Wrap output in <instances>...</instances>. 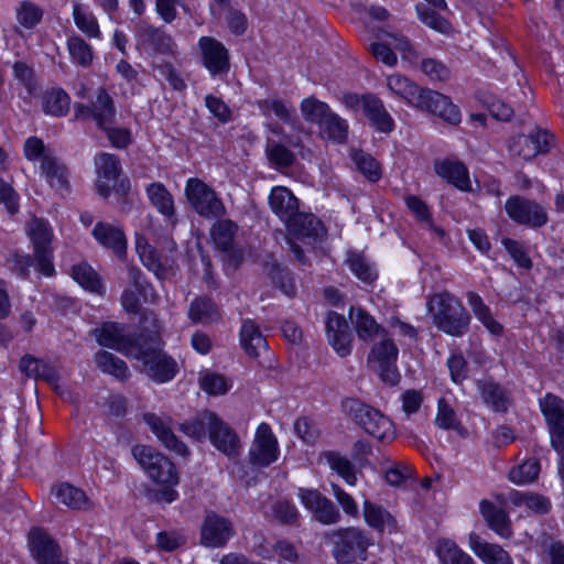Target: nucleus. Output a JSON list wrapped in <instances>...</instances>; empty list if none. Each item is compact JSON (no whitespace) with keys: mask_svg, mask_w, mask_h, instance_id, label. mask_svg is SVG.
I'll use <instances>...</instances> for the list:
<instances>
[{"mask_svg":"<svg viewBox=\"0 0 564 564\" xmlns=\"http://www.w3.org/2000/svg\"><path fill=\"white\" fill-rule=\"evenodd\" d=\"M420 101L419 109L429 111L451 124L460 122V112L447 96L425 89Z\"/></svg>","mask_w":564,"mask_h":564,"instance_id":"nucleus-20","label":"nucleus"},{"mask_svg":"<svg viewBox=\"0 0 564 564\" xmlns=\"http://www.w3.org/2000/svg\"><path fill=\"white\" fill-rule=\"evenodd\" d=\"M364 517L367 524L378 531H383L386 527L390 530L397 529L395 519L382 507L368 500L364 502Z\"/></svg>","mask_w":564,"mask_h":564,"instance_id":"nucleus-48","label":"nucleus"},{"mask_svg":"<svg viewBox=\"0 0 564 564\" xmlns=\"http://www.w3.org/2000/svg\"><path fill=\"white\" fill-rule=\"evenodd\" d=\"M551 435V445L557 452L564 451V400L553 393H546L539 401Z\"/></svg>","mask_w":564,"mask_h":564,"instance_id":"nucleus-11","label":"nucleus"},{"mask_svg":"<svg viewBox=\"0 0 564 564\" xmlns=\"http://www.w3.org/2000/svg\"><path fill=\"white\" fill-rule=\"evenodd\" d=\"M185 196L191 207L206 219H219L226 214V207L215 189L200 178L187 180Z\"/></svg>","mask_w":564,"mask_h":564,"instance_id":"nucleus-6","label":"nucleus"},{"mask_svg":"<svg viewBox=\"0 0 564 564\" xmlns=\"http://www.w3.org/2000/svg\"><path fill=\"white\" fill-rule=\"evenodd\" d=\"M319 135L335 143H344L348 137V123L332 110L321 122Z\"/></svg>","mask_w":564,"mask_h":564,"instance_id":"nucleus-41","label":"nucleus"},{"mask_svg":"<svg viewBox=\"0 0 564 564\" xmlns=\"http://www.w3.org/2000/svg\"><path fill=\"white\" fill-rule=\"evenodd\" d=\"M197 45L202 64L213 77H224L229 73V51L220 41L212 36H202Z\"/></svg>","mask_w":564,"mask_h":564,"instance_id":"nucleus-12","label":"nucleus"},{"mask_svg":"<svg viewBox=\"0 0 564 564\" xmlns=\"http://www.w3.org/2000/svg\"><path fill=\"white\" fill-rule=\"evenodd\" d=\"M539 471V462L535 459H528L520 466L510 470L509 479L517 485L532 482L538 478Z\"/></svg>","mask_w":564,"mask_h":564,"instance_id":"nucleus-59","label":"nucleus"},{"mask_svg":"<svg viewBox=\"0 0 564 564\" xmlns=\"http://www.w3.org/2000/svg\"><path fill=\"white\" fill-rule=\"evenodd\" d=\"M29 545L37 564H68L62 560V552L56 541L40 528L30 531Z\"/></svg>","mask_w":564,"mask_h":564,"instance_id":"nucleus-18","label":"nucleus"},{"mask_svg":"<svg viewBox=\"0 0 564 564\" xmlns=\"http://www.w3.org/2000/svg\"><path fill=\"white\" fill-rule=\"evenodd\" d=\"M148 334L141 326V333L135 336L127 332L123 324L106 322L99 328L94 329V335L99 345L115 349L128 357H133L142 343V334Z\"/></svg>","mask_w":564,"mask_h":564,"instance_id":"nucleus-8","label":"nucleus"},{"mask_svg":"<svg viewBox=\"0 0 564 564\" xmlns=\"http://www.w3.org/2000/svg\"><path fill=\"white\" fill-rule=\"evenodd\" d=\"M55 505H63L72 509H79L87 502L85 492L69 484H59L52 489Z\"/></svg>","mask_w":564,"mask_h":564,"instance_id":"nucleus-44","label":"nucleus"},{"mask_svg":"<svg viewBox=\"0 0 564 564\" xmlns=\"http://www.w3.org/2000/svg\"><path fill=\"white\" fill-rule=\"evenodd\" d=\"M435 549L442 564H476L474 558L452 540L440 539Z\"/></svg>","mask_w":564,"mask_h":564,"instance_id":"nucleus-43","label":"nucleus"},{"mask_svg":"<svg viewBox=\"0 0 564 564\" xmlns=\"http://www.w3.org/2000/svg\"><path fill=\"white\" fill-rule=\"evenodd\" d=\"M479 508L482 518L492 531L501 538H511V522L503 509L496 507L492 502L485 499L480 501Z\"/></svg>","mask_w":564,"mask_h":564,"instance_id":"nucleus-31","label":"nucleus"},{"mask_svg":"<svg viewBox=\"0 0 564 564\" xmlns=\"http://www.w3.org/2000/svg\"><path fill=\"white\" fill-rule=\"evenodd\" d=\"M148 334H142V343L132 358L141 362L140 371L155 382L171 381L177 373L176 361L162 348L161 325L152 311H144L140 321Z\"/></svg>","mask_w":564,"mask_h":564,"instance_id":"nucleus-1","label":"nucleus"},{"mask_svg":"<svg viewBox=\"0 0 564 564\" xmlns=\"http://www.w3.org/2000/svg\"><path fill=\"white\" fill-rule=\"evenodd\" d=\"M482 400L496 412H506L511 403L509 393L494 381H478Z\"/></svg>","mask_w":564,"mask_h":564,"instance_id":"nucleus-36","label":"nucleus"},{"mask_svg":"<svg viewBox=\"0 0 564 564\" xmlns=\"http://www.w3.org/2000/svg\"><path fill=\"white\" fill-rule=\"evenodd\" d=\"M398 354L399 349L394 343L383 338L372 347L368 357L369 362L376 364L375 369L380 379L390 386H397L401 378L395 366Z\"/></svg>","mask_w":564,"mask_h":564,"instance_id":"nucleus-10","label":"nucleus"},{"mask_svg":"<svg viewBox=\"0 0 564 564\" xmlns=\"http://www.w3.org/2000/svg\"><path fill=\"white\" fill-rule=\"evenodd\" d=\"M137 45L155 54H174L175 43L163 30L139 21L135 25Z\"/></svg>","mask_w":564,"mask_h":564,"instance_id":"nucleus-16","label":"nucleus"},{"mask_svg":"<svg viewBox=\"0 0 564 564\" xmlns=\"http://www.w3.org/2000/svg\"><path fill=\"white\" fill-rule=\"evenodd\" d=\"M325 538L332 543V554L338 564L365 561L367 550L372 544L370 533L356 527L333 530Z\"/></svg>","mask_w":564,"mask_h":564,"instance_id":"nucleus-4","label":"nucleus"},{"mask_svg":"<svg viewBox=\"0 0 564 564\" xmlns=\"http://www.w3.org/2000/svg\"><path fill=\"white\" fill-rule=\"evenodd\" d=\"M19 368L30 378L46 381L61 395H64V391L61 390V387L58 386L59 375L53 366L31 355H25L21 358Z\"/></svg>","mask_w":564,"mask_h":564,"instance_id":"nucleus-26","label":"nucleus"},{"mask_svg":"<svg viewBox=\"0 0 564 564\" xmlns=\"http://www.w3.org/2000/svg\"><path fill=\"white\" fill-rule=\"evenodd\" d=\"M427 310L435 326L447 335L460 337L469 329L471 316L458 297L448 291L434 294Z\"/></svg>","mask_w":564,"mask_h":564,"instance_id":"nucleus-2","label":"nucleus"},{"mask_svg":"<svg viewBox=\"0 0 564 564\" xmlns=\"http://www.w3.org/2000/svg\"><path fill=\"white\" fill-rule=\"evenodd\" d=\"M28 235L32 241L37 270L46 276L55 272L53 264V231L50 224L42 218H33L28 224Z\"/></svg>","mask_w":564,"mask_h":564,"instance_id":"nucleus-7","label":"nucleus"},{"mask_svg":"<svg viewBox=\"0 0 564 564\" xmlns=\"http://www.w3.org/2000/svg\"><path fill=\"white\" fill-rule=\"evenodd\" d=\"M12 68L14 78L25 87L29 94H33L37 88L33 68L24 62H15Z\"/></svg>","mask_w":564,"mask_h":564,"instance_id":"nucleus-64","label":"nucleus"},{"mask_svg":"<svg viewBox=\"0 0 564 564\" xmlns=\"http://www.w3.org/2000/svg\"><path fill=\"white\" fill-rule=\"evenodd\" d=\"M132 455L140 467L154 482L167 487L178 482L174 464L169 457L148 445H135Z\"/></svg>","mask_w":564,"mask_h":564,"instance_id":"nucleus-5","label":"nucleus"},{"mask_svg":"<svg viewBox=\"0 0 564 564\" xmlns=\"http://www.w3.org/2000/svg\"><path fill=\"white\" fill-rule=\"evenodd\" d=\"M326 335L329 345L340 357H347L352 348V334L346 318L336 313L328 312L325 321Z\"/></svg>","mask_w":564,"mask_h":564,"instance_id":"nucleus-17","label":"nucleus"},{"mask_svg":"<svg viewBox=\"0 0 564 564\" xmlns=\"http://www.w3.org/2000/svg\"><path fill=\"white\" fill-rule=\"evenodd\" d=\"M290 235L299 239L317 240L325 234L322 221L313 214L299 212L285 224Z\"/></svg>","mask_w":564,"mask_h":564,"instance_id":"nucleus-25","label":"nucleus"},{"mask_svg":"<svg viewBox=\"0 0 564 564\" xmlns=\"http://www.w3.org/2000/svg\"><path fill=\"white\" fill-rule=\"evenodd\" d=\"M346 262L351 272L362 282L370 283L375 280V272L360 254L349 252Z\"/></svg>","mask_w":564,"mask_h":564,"instance_id":"nucleus-61","label":"nucleus"},{"mask_svg":"<svg viewBox=\"0 0 564 564\" xmlns=\"http://www.w3.org/2000/svg\"><path fill=\"white\" fill-rule=\"evenodd\" d=\"M95 362L102 372L108 373L120 381H126L130 377V371L126 361L112 352L99 350L95 354Z\"/></svg>","mask_w":564,"mask_h":564,"instance_id":"nucleus-40","label":"nucleus"},{"mask_svg":"<svg viewBox=\"0 0 564 564\" xmlns=\"http://www.w3.org/2000/svg\"><path fill=\"white\" fill-rule=\"evenodd\" d=\"M469 546L485 564H513L506 550L498 544L484 541L476 533L469 534Z\"/></svg>","mask_w":564,"mask_h":564,"instance_id":"nucleus-29","label":"nucleus"},{"mask_svg":"<svg viewBox=\"0 0 564 564\" xmlns=\"http://www.w3.org/2000/svg\"><path fill=\"white\" fill-rule=\"evenodd\" d=\"M272 283L279 288L285 295L292 297L295 295V284L292 273L284 268L274 265L270 273Z\"/></svg>","mask_w":564,"mask_h":564,"instance_id":"nucleus-62","label":"nucleus"},{"mask_svg":"<svg viewBox=\"0 0 564 564\" xmlns=\"http://www.w3.org/2000/svg\"><path fill=\"white\" fill-rule=\"evenodd\" d=\"M205 106L219 122L227 123L231 120V110L220 97L212 94L207 95Z\"/></svg>","mask_w":564,"mask_h":564,"instance_id":"nucleus-63","label":"nucleus"},{"mask_svg":"<svg viewBox=\"0 0 564 564\" xmlns=\"http://www.w3.org/2000/svg\"><path fill=\"white\" fill-rule=\"evenodd\" d=\"M67 48L72 59L83 67L91 64L94 53L89 44H87L80 36H70L67 41Z\"/></svg>","mask_w":564,"mask_h":564,"instance_id":"nucleus-54","label":"nucleus"},{"mask_svg":"<svg viewBox=\"0 0 564 564\" xmlns=\"http://www.w3.org/2000/svg\"><path fill=\"white\" fill-rule=\"evenodd\" d=\"M434 170L438 176L458 189H471L468 170L462 162L452 160L435 161Z\"/></svg>","mask_w":564,"mask_h":564,"instance_id":"nucleus-30","label":"nucleus"},{"mask_svg":"<svg viewBox=\"0 0 564 564\" xmlns=\"http://www.w3.org/2000/svg\"><path fill=\"white\" fill-rule=\"evenodd\" d=\"M467 302L471 307L476 318L488 329L492 335H501L503 327L491 315L490 308L484 303L482 299L476 292L467 293Z\"/></svg>","mask_w":564,"mask_h":564,"instance_id":"nucleus-39","label":"nucleus"},{"mask_svg":"<svg viewBox=\"0 0 564 564\" xmlns=\"http://www.w3.org/2000/svg\"><path fill=\"white\" fill-rule=\"evenodd\" d=\"M416 12L420 21L423 22L429 28L444 34L449 33L452 29L451 23L446 19L441 17L438 13L430 9L427 6L417 4Z\"/></svg>","mask_w":564,"mask_h":564,"instance_id":"nucleus-57","label":"nucleus"},{"mask_svg":"<svg viewBox=\"0 0 564 564\" xmlns=\"http://www.w3.org/2000/svg\"><path fill=\"white\" fill-rule=\"evenodd\" d=\"M218 415L209 410L198 412L191 420L180 424V430L188 437L202 442L209 434Z\"/></svg>","mask_w":564,"mask_h":564,"instance_id":"nucleus-32","label":"nucleus"},{"mask_svg":"<svg viewBox=\"0 0 564 564\" xmlns=\"http://www.w3.org/2000/svg\"><path fill=\"white\" fill-rule=\"evenodd\" d=\"M301 111L303 118L310 122L315 123L318 127L321 122L325 119L327 113L330 111V108L327 104L319 101L314 97H308L302 100L301 102Z\"/></svg>","mask_w":564,"mask_h":564,"instance_id":"nucleus-51","label":"nucleus"},{"mask_svg":"<svg viewBox=\"0 0 564 564\" xmlns=\"http://www.w3.org/2000/svg\"><path fill=\"white\" fill-rule=\"evenodd\" d=\"M364 113L379 132L390 133L394 129L392 117L382 101L372 94L364 95Z\"/></svg>","mask_w":564,"mask_h":564,"instance_id":"nucleus-28","label":"nucleus"},{"mask_svg":"<svg viewBox=\"0 0 564 564\" xmlns=\"http://www.w3.org/2000/svg\"><path fill=\"white\" fill-rule=\"evenodd\" d=\"M505 209L512 221L529 228H541L549 221L545 207L524 196H510L506 200Z\"/></svg>","mask_w":564,"mask_h":564,"instance_id":"nucleus-9","label":"nucleus"},{"mask_svg":"<svg viewBox=\"0 0 564 564\" xmlns=\"http://www.w3.org/2000/svg\"><path fill=\"white\" fill-rule=\"evenodd\" d=\"M271 210L286 224L299 210V199L293 193L283 186H275L269 195Z\"/></svg>","mask_w":564,"mask_h":564,"instance_id":"nucleus-27","label":"nucleus"},{"mask_svg":"<svg viewBox=\"0 0 564 564\" xmlns=\"http://www.w3.org/2000/svg\"><path fill=\"white\" fill-rule=\"evenodd\" d=\"M41 170L53 188L57 191L68 188L67 169L55 156L44 154L42 158Z\"/></svg>","mask_w":564,"mask_h":564,"instance_id":"nucleus-38","label":"nucleus"},{"mask_svg":"<svg viewBox=\"0 0 564 564\" xmlns=\"http://www.w3.org/2000/svg\"><path fill=\"white\" fill-rule=\"evenodd\" d=\"M238 226L230 219H219L216 221L210 229V235L216 247L228 252L234 248V240Z\"/></svg>","mask_w":564,"mask_h":564,"instance_id":"nucleus-46","label":"nucleus"},{"mask_svg":"<svg viewBox=\"0 0 564 564\" xmlns=\"http://www.w3.org/2000/svg\"><path fill=\"white\" fill-rule=\"evenodd\" d=\"M387 85L391 93L416 108L421 102L420 100L422 99L423 91L425 90L399 74L389 76Z\"/></svg>","mask_w":564,"mask_h":564,"instance_id":"nucleus-34","label":"nucleus"},{"mask_svg":"<svg viewBox=\"0 0 564 564\" xmlns=\"http://www.w3.org/2000/svg\"><path fill=\"white\" fill-rule=\"evenodd\" d=\"M147 195L152 205L170 223L175 224V206L172 194L159 182L152 183L147 187Z\"/></svg>","mask_w":564,"mask_h":564,"instance_id":"nucleus-35","label":"nucleus"},{"mask_svg":"<svg viewBox=\"0 0 564 564\" xmlns=\"http://www.w3.org/2000/svg\"><path fill=\"white\" fill-rule=\"evenodd\" d=\"M351 159L357 170L369 181L377 182L381 177L380 166L370 154L354 150Z\"/></svg>","mask_w":564,"mask_h":564,"instance_id":"nucleus-52","label":"nucleus"},{"mask_svg":"<svg viewBox=\"0 0 564 564\" xmlns=\"http://www.w3.org/2000/svg\"><path fill=\"white\" fill-rule=\"evenodd\" d=\"M188 318L193 323H212L219 318L218 308L208 296L196 297L188 307Z\"/></svg>","mask_w":564,"mask_h":564,"instance_id":"nucleus-45","label":"nucleus"},{"mask_svg":"<svg viewBox=\"0 0 564 564\" xmlns=\"http://www.w3.org/2000/svg\"><path fill=\"white\" fill-rule=\"evenodd\" d=\"M91 234L102 247L112 250L119 259H124L127 238L120 226L99 221L95 225Z\"/></svg>","mask_w":564,"mask_h":564,"instance_id":"nucleus-22","label":"nucleus"},{"mask_svg":"<svg viewBox=\"0 0 564 564\" xmlns=\"http://www.w3.org/2000/svg\"><path fill=\"white\" fill-rule=\"evenodd\" d=\"M248 456L250 464L259 468L268 467L278 459V441L269 424L261 423L258 426Z\"/></svg>","mask_w":564,"mask_h":564,"instance_id":"nucleus-13","label":"nucleus"},{"mask_svg":"<svg viewBox=\"0 0 564 564\" xmlns=\"http://www.w3.org/2000/svg\"><path fill=\"white\" fill-rule=\"evenodd\" d=\"M143 420L166 448L174 451L181 456L188 455L187 446L173 433L170 422L164 421L154 413H145Z\"/></svg>","mask_w":564,"mask_h":564,"instance_id":"nucleus-24","label":"nucleus"},{"mask_svg":"<svg viewBox=\"0 0 564 564\" xmlns=\"http://www.w3.org/2000/svg\"><path fill=\"white\" fill-rule=\"evenodd\" d=\"M69 96L63 90H52L44 97V110L55 117L64 116L69 109Z\"/></svg>","mask_w":564,"mask_h":564,"instance_id":"nucleus-55","label":"nucleus"},{"mask_svg":"<svg viewBox=\"0 0 564 564\" xmlns=\"http://www.w3.org/2000/svg\"><path fill=\"white\" fill-rule=\"evenodd\" d=\"M343 412L367 434L380 442H391L395 430L391 420L381 411L365 403L358 398H346L341 401Z\"/></svg>","mask_w":564,"mask_h":564,"instance_id":"nucleus-3","label":"nucleus"},{"mask_svg":"<svg viewBox=\"0 0 564 564\" xmlns=\"http://www.w3.org/2000/svg\"><path fill=\"white\" fill-rule=\"evenodd\" d=\"M302 503L308 509L313 518L324 525L336 524L341 516L335 503L317 490L300 489Z\"/></svg>","mask_w":564,"mask_h":564,"instance_id":"nucleus-15","label":"nucleus"},{"mask_svg":"<svg viewBox=\"0 0 564 564\" xmlns=\"http://www.w3.org/2000/svg\"><path fill=\"white\" fill-rule=\"evenodd\" d=\"M265 153L269 161L276 167H290L295 160L294 154L283 144L268 141Z\"/></svg>","mask_w":564,"mask_h":564,"instance_id":"nucleus-58","label":"nucleus"},{"mask_svg":"<svg viewBox=\"0 0 564 564\" xmlns=\"http://www.w3.org/2000/svg\"><path fill=\"white\" fill-rule=\"evenodd\" d=\"M349 316L355 326L357 336L364 341L372 340V338L379 333L380 325L364 308L358 307L355 310L351 306L349 310Z\"/></svg>","mask_w":564,"mask_h":564,"instance_id":"nucleus-42","label":"nucleus"},{"mask_svg":"<svg viewBox=\"0 0 564 564\" xmlns=\"http://www.w3.org/2000/svg\"><path fill=\"white\" fill-rule=\"evenodd\" d=\"M43 9L34 2L24 0L15 8L17 21L23 28L31 30L43 19Z\"/></svg>","mask_w":564,"mask_h":564,"instance_id":"nucleus-50","label":"nucleus"},{"mask_svg":"<svg viewBox=\"0 0 564 564\" xmlns=\"http://www.w3.org/2000/svg\"><path fill=\"white\" fill-rule=\"evenodd\" d=\"M552 135L545 130H536L530 134H519L510 139L508 149L512 156L523 160H531L539 154H544L550 150Z\"/></svg>","mask_w":564,"mask_h":564,"instance_id":"nucleus-14","label":"nucleus"},{"mask_svg":"<svg viewBox=\"0 0 564 564\" xmlns=\"http://www.w3.org/2000/svg\"><path fill=\"white\" fill-rule=\"evenodd\" d=\"M234 534L232 523L228 519L210 512L202 525L200 542L208 547H221Z\"/></svg>","mask_w":564,"mask_h":564,"instance_id":"nucleus-19","label":"nucleus"},{"mask_svg":"<svg viewBox=\"0 0 564 564\" xmlns=\"http://www.w3.org/2000/svg\"><path fill=\"white\" fill-rule=\"evenodd\" d=\"M93 119L100 129L106 124H111L116 117V107L111 96L107 90L100 87L97 90L95 101L91 102Z\"/></svg>","mask_w":564,"mask_h":564,"instance_id":"nucleus-37","label":"nucleus"},{"mask_svg":"<svg viewBox=\"0 0 564 564\" xmlns=\"http://www.w3.org/2000/svg\"><path fill=\"white\" fill-rule=\"evenodd\" d=\"M74 280L84 289L102 294L104 285L98 273L87 263H79L72 269Z\"/></svg>","mask_w":564,"mask_h":564,"instance_id":"nucleus-49","label":"nucleus"},{"mask_svg":"<svg viewBox=\"0 0 564 564\" xmlns=\"http://www.w3.org/2000/svg\"><path fill=\"white\" fill-rule=\"evenodd\" d=\"M329 468L340 476L348 485L354 486L357 481L352 463L344 455L335 451H326L321 454Z\"/></svg>","mask_w":564,"mask_h":564,"instance_id":"nucleus-47","label":"nucleus"},{"mask_svg":"<svg viewBox=\"0 0 564 564\" xmlns=\"http://www.w3.org/2000/svg\"><path fill=\"white\" fill-rule=\"evenodd\" d=\"M240 341L246 352L253 358L268 352V343L265 337L259 330L257 324L250 319L242 324L240 330Z\"/></svg>","mask_w":564,"mask_h":564,"instance_id":"nucleus-33","label":"nucleus"},{"mask_svg":"<svg viewBox=\"0 0 564 564\" xmlns=\"http://www.w3.org/2000/svg\"><path fill=\"white\" fill-rule=\"evenodd\" d=\"M129 279L145 303H155L158 301V294L153 286L143 279L141 270L137 267H130L128 270Z\"/></svg>","mask_w":564,"mask_h":564,"instance_id":"nucleus-60","label":"nucleus"},{"mask_svg":"<svg viewBox=\"0 0 564 564\" xmlns=\"http://www.w3.org/2000/svg\"><path fill=\"white\" fill-rule=\"evenodd\" d=\"M73 18L76 26L88 37H99L100 29L97 19L93 13H86L80 9L79 3L73 7Z\"/></svg>","mask_w":564,"mask_h":564,"instance_id":"nucleus-56","label":"nucleus"},{"mask_svg":"<svg viewBox=\"0 0 564 564\" xmlns=\"http://www.w3.org/2000/svg\"><path fill=\"white\" fill-rule=\"evenodd\" d=\"M210 443L230 459L240 455L241 442L237 432L219 416L208 435Z\"/></svg>","mask_w":564,"mask_h":564,"instance_id":"nucleus-21","label":"nucleus"},{"mask_svg":"<svg viewBox=\"0 0 564 564\" xmlns=\"http://www.w3.org/2000/svg\"><path fill=\"white\" fill-rule=\"evenodd\" d=\"M140 259L142 263L152 271L158 279L163 280L167 275V265L161 260L158 251L151 246H138Z\"/></svg>","mask_w":564,"mask_h":564,"instance_id":"nucleus-53","label":"nucleus"},{"mask_svg":"<svg viewBox=\"0 0 564 564\" xmlns=\"http://www.w3.org/2000/svg\"><path fill=\"white\" fill-rule=\"evenodd\" d=\"M95 164L98 174L96 187L99 195L106 198L111 193L110 182H115L121 172L120 161L115 154L100 153Z\"/></svg>","mask_w":564,"mask_h":564,"instance_id":"nucleus-23","label":"nucleus"}]
</instances>
